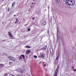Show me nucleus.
<instances>
[{
  "mask_svg": "<svg viewBox=\"0 0 76 76\" xmlns=\"http://www.w3.org/2000/svg\"><path fill=\"white\" fill-rule=\"evenodd\" d=\"M21 56H22V57L23 59H25V55H21Z\"/></svg>",
  "mask_w": 76,
  "mask_h": 76,
  "instance_id": "nucleus-12",
  "label": "nucleus"
},
{
  "mask_svg": "<svg viewBox=\"0 0 76 76\" xmlns=\"http://www.w3.org/2000/svg\"><path fill=\"white\" fill-rule=\"evenodd\" d=\"M30 53H31V50H28L26 51V54H29Z\"/></svg>",
  "mask_w": 76,
  "mask_h": 76,
  "instance_id": "nucleus-6",
  "label": "nucleus"
},
{
  "mask_svg": "<svg viewBox=\"0 0 76 76\" xmlns=\"http://www.w3.org/2000/svg\"><path fill=\"white\" fill-rule=\"evenodd\" d=\"M60 1V0H56V2L58 4L59 3Z\"/></svg>",
  "mask_w": 76,
  "mask_h": 76,
  "instance_id": "nucleus-9",
  "label": "nucleus"
},
{
  "mask_svg": "<svg viewBox=\"0 0 76 76\" xmlns=\"http://www.w3.org/2000/svg\"><path fill=\"white\" fill-rule=\"evenodd\" d=\"M42 25H46V22H43V23H42Z\"/></svg>",
  "mask_w": 76,
  "mask_h": 76,
  "instance_id": "nucleus-14",
  "label": "nucleus"
},
{
  "mask_svg": "<svg viewBox=\"0 0 76 76\" xmlns=\"http://www.w3.org/2000/svg\"><path fill=\"white\" fill-rule=\"evenodd\" d=\"M72 68H74V66H73L72 67Z\"/></svg>",
  "mask_w": 76,
  "mask_h": 76,
  "instance_id": "nucleus-32",
  "label": "nucleus"
},
{
  "mask_svg": "<svg viewBox=\"0 0 76 76\" xmlns=\"http://www.w3.org/2000/svg\"><path fill=\"white\" fill-rule=\"evenodd\" d=\"M44 67V66H45V64H44V65H43Z\"/></svg>",
  "mask_w": 76,
  "mask_h": 76,
  "instance_id": "nucleus-31",
  "label": "nucleus"
},
{
  "mask_svg": "<svg viewBox=\"0 0 76 76\" xmlns=\"http://www.w3.org/2000/svg\"><path fill=\"white\" fill-rule=\"evenodd\" d=\"M4 66V65L3 64H0V68H1V67H3Z\"/></svg>",
  "mask_w": 76,
  "mask_h": 76,
  "instance_id": "nucleus-10",
  "label": "nucleus"
},
{
  "mask_svg": "<svg viewBox=\"0 0 76 76\" xmlns=\"http://www.w3.org/2000/svg\"><path fill=\"white\" fill-rule=\"evenodd\" d=\"M59 33V31H58V30L57 29V35H58V34Z\"/></svg>",
  "mask_w": 76,
  "mask_h": 76,
  "instance_id": "nucleus-22",
  "label": "nucleus"
},
{
  "mask_svg": "<svg viewBox=\"0 0 76 76\" xmlns=\"http://www.w3.org/2000/svg\"><path fill=\"white\" fill-rule=\"evenodd\" d=\"M19 21V20H18V19H17L15 23H18V22Z\"/></svg>",
  "mask_w": 76,
  "mask_h": 76,
  "instance_id": "nucleus-11",
  "label": "nucleus"
},
{
  "mask_svg": "<svg viewBox=\"0 0 76 76\" xmlns=\"http://www.w3.org/2000/svg\"><path fill=\"white\" fill-rule=\"evenodd\" d=\"M28 31H31V28H28Z\"/></svg>",
  "mask_w": 76,
  "mask_h": 76,
  "instance_id": "nucleus-21",
  "label": "nucleus"
},
{
  "mask_svg": "<svg viewBox=\"0 0 76 76\" xmlns=\"http://www.w3.org/2000/svg\"><path fill=\"white\" fill-rule=\"evenodd\" d=\"M22 56H20V58L19 59V60H22Z\"/></svg>",
  "mask_w": 76,
  "mask_h": 76,
  "instance_id": "nucleus-20",
  "label": "nucleus"
},
{
  "mask_svg": "<svg viewBox=\"0 0 76 76\" xmlns=\"http://www.w3.org/2000/svg\"><path fill=\"white\" fill-rule=\"evenodd\" d=\"M18 72H19V73H21L22 72V69H18Z\"/></svg>",
  "mask_w": 76,
  "mask_h": 76,
  "instance_id": "nucleus-8",
  "label": "nucleus"
},
{
  "mask_svg": "<svg viewBox=\"0 0 76 76\" xmlns=\"http://www.w3.org/2000/svg\"><path fill=\"white\" fill-rule=\"evenodd\" d=\"M72 69H73V70H74V68H72Z\"/></svg>",
  "mask_w": 76,
  "mask_h": 76,
  "instance_id": "nucleus-34",
  "label": "nucleus"
},
{
  "mask_svg": "<svg viewBox=\"0 0 76 76\" xmlns=\"http://www.w3.org/2000/svg\"><path fill=\"white\" fill-rule=\"evenodd\" d=\"M41 63H42V62L40 61V62H39V64H41Z\"/></svg>",
  "mask_w": 76,
  "mask_h": 76,
  "instance_id": "nucleus-27",
  "label": "nucleus"
},
{
  "mask_svg": "<svg viewBox=\"0 0 76 76\" xmlns=\"http://www.w3.org/2000/svg\"><path fill=\"white\" fill-rule=\"evenodd\" d=\"M44 63H45V62H43V64H42V65L43 66L44 65Z\"/></svg>",
  "mask_w": 76,
  "mask_h": 76,
  "instance_id": "nucleus-23",
  "label": "nucleus"
},
{
  "mask_svg": "<svg viewBox=\"0 0 76 76\" xmlns=\"http://www.w3.org/2000/svg\"><path fill=\"white\" fill-rule=\"evenodd\" d=\"M9 63H10V62H9Z\"/></svg>",
  "mask_w": 76,
  "mask_h": 76,
  "instance_id": "nucleus-36",
  "label": "nucleus"
},
{
  "mask_svg": "<svg viewBox=\"0 0 76 76\" xmlns=\"http://www.w3.org/2000/svg\"><path fill=\"white\" fill-rule=\"evenodd\" d=\"M32 19H33V20H34V19H35V18L34 17L33 18H32Z\"/></svg>",
  "mask_w": 76,
  "mask_h": 76,
  "instance_id": "nucleus-24",
  "label": "nucleus"
},
{
  "mask_svg": "<svg viewBox=\"0 0 76 76\" xmlns=\"http://www.w3.org/2000/svg\"><path fill=\"white\" fill-rule=\"evenodd\" d=\"M47 46H45L43 47V48H42V50H46L47 49Z\"/></svg>",
  "mask_w": 76,
  "mask_h": 76,
  "instance_id": "nucleus-7",
  "label": "nucleus"
},
{
  "mask_svg": "<svg viewBox=\"0 0 76 76\" xmlns=\"http://www.w3.org/2000/svg\"><path fill=\"white\" fill-rule=\"evenodd\" d=\"M48 33L49 34V32H50V31H48Z\"/></svg>",
  "mask_w": 76,
  "mask_h": 76,
  "instance_id": "nucleus-25",
  "label": "nucleus"
},
{
  "mask_svg": "<svg viewBox=\"0 0 76 76\" xmlns=\"http://www.w3.org/2000/svg\"><path fill=\"white\" fill-rule=\"evenodd\" d=\"M58 57H59V56H60V54H58Z\"/></svg>",
  "mask_w": 76,
  "mask_h": 76,
  "instance_id": "nucleus-26",
  "label": "nucleus"
},
{
  "mask_svg": "<svg viewBox=\"0 0 76 76\" xmlns=\"http://www.w3.org/2000/svg\"><path fill=\"white\" fill-rule=\"evenodd\" d=\"M41 57L42 59H44L45 57V55L44 53H42L41 54Z\"/></svg>",
  "mask_w": 76,
  "mask_h": 76,
  "instance_id": "nucleus-4",
  "label": "nucleus"
},
{
  "mask_svg": "<svg viewBox=\"0 0 76 76\" xmlns=\"http://www.w3.org/2000/svg\"><path fill=\"white\" fill-rule=\"evenodd\" d=\"M4 76H8L7 75H5Z\"/></svg>",
  "mask_w": 76,
  "mask_h": 76,
  "instance_id": "nucleus-29",
  "label": "nucleus"
},
{
  "mask_svg": "<svg viewBox=\"0 0 76 76\" xmlns=\"http://www.w3.org/2000/svg\"><path fill=\"white\" fill-rule=\"evenodd\" d=\"M15 2H14L12 3V7H13L15 5Z\"/></svg>",
  "mask_w": 76,
  "mask_h": 76,
  "instance_id": "nucleus-13",
  "label": "nucleus"
},
{
  "mask_svg": "<svg viewBox=\"0 0 76 76\" xmlns=\"http://www.w3.org/2000/svg\"><path fill=\"white\" fill-rule=\"evenodd\" d=\"M8 58L11 60H12V61H15V59L12 56H8Z\"/></svg>",
  "mask_w": 76,
  "mask_h": 76,
  "instance_id": "nucleus-3",
  "label": "nucleus"
},
{
  "mask_svg": "<svg viewBox=\"0 0 76 76\" xmlns=\"http://www.w3.org/2000/svg\"><path fill=\"white\" fill-rule=\"evenodd\" d=\"M32 4H34V3H32Z\"/></svg>",
  "mask_w": 76,
  "mask_h": 76,
  "instance_id": "nucleus-39",
  "label": "nucleus"
},
{
  "mask_svg": "<svg viewBox=\"0 0 76 76\" xmlns=\"http://www.w3.org/2000/svg\"><path fill=\"white\" fill-rule=\"evenodd\" d=\"M34 57L35 58H37V56H34Z\"/></svg>",
  "mask_w": 76,
  "mask_h": 76,
  "instance_id": "nucleus-19",
  "label": "nucleus"
},
{
  "mask_svg": "<svg viewBox=\"0 0 76 76\" xmlns=\"http://www.w3.org/2000/svg\"><path fill=\"white\" fill-rule=\"evenodd\" d=\"M57 39H60V37L58 36V35H57Z\"/></svg>",
  "mask_w": 76,
  "mask_h": 76,
  "instance_id": "nucleus-17",
  "label": "nucleus"
},
{
  "mask_svg": "<svg viewBox=\"0 0 76 76\" xmlns=\"http://www.w3.org/2000/svg\"><path fill=\"white\" fill-rule=\"evenodd\" d=\"M67 0H63L64 2H67Z\"/></svg>",
  "mask_w": 76,
  "mask_h": 76,
  "instance_id": "nucleus-18",
  "label": "nucleus"
},
{
  "mask_svg": "<svg viewBox=\"0 0 76 76\" xmlns=\"http://www.w3.org/2000/svg\"><path fill=\"white\" fill-rule=\"evenodd\" d=\"M67 3L69 5L73 6L74 4H75V0H68Z\"/></svg>",
  "mask_w": 76,
  "mask_h": 76,
  "instance_id": "nucleus-1",
  "label": "nucleus"
},
{
  "mask_svg": "<svg viewBox=\"0 0 76 76\" xmlns=\"http://www.w3.org/2000/svg\"><path fill=\"white\" fill-rule=\"evenodd\" d=\"M8 34H9V35H10V37L11 38H13V36L12 35V33L10 32H8Z\"/></svg>",
  "mask_w": 76,
  "mask_h": 76,
  "instance_id": "nucleus-5",
  "label": "nucleus"
},
{
  "mask_svg": "<svg viewBox=\"0 0 76 76\" xmlns=\"http://www.w3.org/2000/svg\"><path fill=\"white\" fill-rule=\"evenodd\" d=\"M34 4H35V3H34Z\"/></svg>",
  "mask_w": 76,
  "mask_h": 76,
  "instance_id": "nucleus-38",
  "label": "nucleus"
},
{
  "mask_svg": "<svg viewBox=\"0 0 76 76\" xmlns=\"http://www.w3.org/2000/svg\"><path fill=\"white\" fill-rule=\"evenodd\" d=\"M59 66H57V68L56 70V72H55L54 76H57L58 75V70L59 69Z\"/></svg>",
  "mask_w": 76,
  "mask_h": 76,
  "instance_id": "nucleus-2",
  "label": "nucleus"
},
{
  "mask_svg": "<svg viewBox=\"0 0 76 76\" xmlns=\"http://www.w3.org/2000/svg\"><path fill=\"white\" fill-rule=\"evenodd\" d=\"M9 76H11V75H9Z\"/></svg>",
  "mask_w": 76,
  "mask_h": 76,
  "instance_id": "nucleus-40",
  "label": "nucleus"
},
{
  "mask_svg": "<svg viewBox=\"0 0 76 76\" xmlns=\"http://www.w3.org/2000/svg\"><path fill=\"white\" fill-rule=\"evenodd\" d=\"M74 72H76V69H74Z\"/></svg>",
  "mask_w": 76,
  "mask_h": 76,
  "instance_id": "nucleus-30",
  "label": "nucleus"
},
{
  "mask_svg": "<svg viewBox=\"0 0 76 76\" xmlns=\"http://www.w3.org/2000/svg\"><path fill=\"white\" fill-rule=\"evenodd\" d=\"M9 8L8 9V12H9Z\"/></svg>",
  "mask_w": 76,
  "mask_h": 76,
  "instance_id": "nucleus-28",
  "label": "nucleus"
},
{
  "mask_svg": "<svg viewBox=\"0 0 76 76\" xmlns=\"http://www.w3.org/2000/svg\"><path fill=\"white\" fill-rule=\"evenodd\" d=\"M14 16H16V15H14Z\"/></svg>",
  "mask_w": 76,
  "mask_h": 76,
  "instance_id": "nucleus-33",
  "label": "nucleus"
},
{
  "mask_svg": "<svg viewBox=\"0 0 76 76\" xmlns=\"http://www.w3.org/2000/svg\"><path fill=\"white\" fill-rule=\"evenodd\" d=\"M59 59V57L58 56H57V58H56V60H58V59Z\"/></svg>",
  "mask_w": 76,
  "mask_h": 76,
  "instance_id": "nucleus-16",
  "label": "nucleus"
},
{
  "mask_svg": "<svg viewBox=\"0 0 76 76\" xmlns=\"http://www.w3.org/2000/svg\"><path fill=\"white\" fill-rule=\"evenodd\" d=\"M19 76H22L21 75H19Z\"/></svg>",
  "mask_w": 76,
  "mask_h": 76,
  "instance_id": "nucleus-35",
  "label": "nucleus"
},
{
  "mask_svg": "<svg viewBox=\"0 0 76 76\" xmlns=\"http://www.w3.org/2000/svg\"><path fill=\"white\" fill-rule=\"evenodd\" d=\"M33 1H35V0H32Z\"/></svg>",
  "mask_w": 76,
  "mask_h": 76,
  "instance_id": "nucleus-37",
  "label": "nucleus"
},
{
  "mask_svg": "<svg viewBox=\"0 0 76 76\" xmlns=\"http://www.w3.org/2000/svg\"><path fill=\"white\" fill-rule=\"evenodd\" d=\"M26 48H31V47L29 46H27L26 47Z\"/></svg>",
  "mask_w": 76,
  "mask_h": 76,
  "instance_id": "nucleus-15",
  "label": "nucleus"
},
{
  "mask_svg": "<svg viewBox=\"0 0 76 76\" xmlns=\"http://www.w3.org/2000/svg\"><path fill=\"white\" fill-rule=\"evenodd\" d=\"M8 42H9V41H8Z\"/></svg>",
  "mask_w": 76,
  "mask_h": 76,
  "instance_id": "nucleus-41",
  "label": "nucleus"
}]
</instances>
